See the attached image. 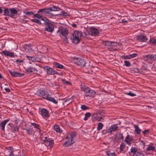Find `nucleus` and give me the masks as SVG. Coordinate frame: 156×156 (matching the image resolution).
I'll return each instance as SVG.
<instances>
[{
	"mask_svg": "<svg viewBox=\"0 0 156 156\" xmlns=\"http://www.w3.org/2000/svg\"><path fill=\"white\" fill-rule=\"evenodd\" d=\"M37 95L40 97H42L47 100L50 101L54 104H57L58 102L56 101L54 98L50 97L49 94L44 90L41 89L37 91Z\"/></svg>",
	"mask_w": 156,
	"mask_h": 156,
	"instance_id": "nucleus-1",
	"label": "nucleus"
},
{
	"mask_svg": "<svg viewBox=\"0 0 156 156\" xmlns=\"http://www.w3.org/2000/svg\"><path fill=\"white\" fill-rule=\"evenodd\" d=\"M81 90L84 92V94L86 97L93 98L96 94V92L94 90H91L87 86L81 84Z\"/></svg>",
	"mask_w": 156,
	"mask_h": 156,
	"instance_id": "nucleus-2",
	"label": "nucleus"
},
{
	"mask_svg": "<svg viewBox=\"0 0 156 156\" xmlns=\"http://www.w3.org/2000/svg\"><path fill=\"white\" fill-rule=\"evenodd\" d=\"M76 136V133L74 132L68 134L66 137L67 140L63 144L66 147L70 146L74 142V138Z\"/></svg>",
	"mask_w": 156,
	"mask_h": 156,
	"instance_id": "nucleus-3",
	"label": "nucleus"
},
{
	"mask_svg": "<svg viewBox=\"0 0 156 156\" xmlns=\"http://www.w3.org/2000/svg\"><path fill=\"white\" fill-rule=\"evenodd\" d=\"M17 13L18 11L15 8H6L4 10L3 15L13 18L14 16L17 14Z\"/></svg>",
	"mask_w": 156,
	"mask_h": 156,
	"instance_id": "nucleus-4",
	"label": "nucleus"
},
{
	"mask_svg": "<svg viewBox=\"0 0 156 156\" xmlns=\"http://www.w3.org/2000/svg\"><path fill=\"white\" fill-rule=\"evenodd\" d=\"M143 58L147 62L151 63L156 59V55L150 54L145 55L143 56Z\"/></svg>",
	"mask_w": 156,
	"mask_h": 156,
	"instance_id": "nucleus-5",
	"label": "nucleus"
},
{
	"mask_svg": "<svg viewBox=\"0 0 156 156\" xmlns=\"http://www.w3.org/2000/svg\"><path fill=\"white\" fill-rule=\"evenodd\" d=\"M57 32L59 33L60 36H62L64 37H66L68 34L67 29L64 27H59Z\"/></svg>",
	"mask_w": 156,
	"mask_h": 156,
	"instance_id": "nucleus-6",
	"label": "nucleus"
},
{
	"mask_svg": "<svg viewBox=\"0 0 156 156\" xmlns=\"http://www.w3.org/2000/svg\"><path fill=\"white\" fill-rule=\"evenodd\" d=\"M73 61L75 64L81 66H84L85 65L84 60L80 58H74Z\"/></svg>",
	"mask_w": 156,
	"mask_h": 156,
	"instance_id": "nucleus-7",
	"label": "nucleus"
},
{
	"mask_svg": "<svg viewBox=\"0 0 156 156\" xmlns=\"http://www.w3.org/2000/svg\"><path fill=\"white\" fill-rule=\"evenodd\" d=\"M44 70L48 75H54L55 74H58V73L55 69L51 68L49 66H44L43 67Z\"/></svg>",
	"mask_w": 156,
	"mask_h": 156,
	"instance_id": "nucleus-8",
	"label": "nucleus"
},
{
	"mask_svg": "<svg viewBox=\"0 0 156 156\" xmlns=\"http://www.w3.org/2000/svg\"><path fill=\"white\" fill-rule=\"evenodd\" d=\"M49 21L48 20L46 19L45 22V25L46 26L45 30L48 32H51L54 30V26L53 24L50 23Z\"/></svg>",
	"mask_w": 156,
	"mask_h": 156,
	"instance_id": "nucleus-9",
	"label": "nucleus"
},
{
	"mask_svg": "<svg viewBox=\"0 0 156 156\" xmlns=\"http://www.w3.org/2000/svg\"><path fill=\"white\" fill-rule=\"evenodd\" d=\"M88 34L92 36H95L98 34L99 31L96 28L91 27L90 28Z\"/></svg>",
	"mask_w": 156,
	"mask_h": 156,
	"instance_id": "nucleus-10",
	"label": "nucleus"
},
{
	"mask_svg": "<svg viewBox=\"0 0 156 156\" xmlns=\"http://www.w3.org/2000/svg\"><path fill=\"white\" fill-rule=\"evenodd\" d=\"M39 113L43 118H48L49 116L48 111L44 108L42 109L39 112Z\"/></svg>",
	"mask_w": 156,
	"mask_h": 156,
	"instance_id": "nucleus-11",
	"label": "nucleus"
},
{
	"mask_svg": "<svg viewBox=\"0 0 156 156\" xmlns=\"http://www.w3.org/2000/svg\"><path fill=\"white\" fill-rule=\"evenodd\" d=\"M33 46H34L31 44H26L24 45L23 48L26 52L31 53L32 52V48Z\"/></svg>",
	"mask_w": 156,
	"mask_h": 156,
	"instance_id": "nucleus-12",
	"label": "nucleus"
},
{
	"mask_svg": "<svg viewBox=\"0 0 156 156\" xmlns=\"http://www.w3.org/2000/svg\"><path fill=\"white\" fill-rule=\"evenodd\" d=\"M8 125L11 127V129L12 132L15 133L18 131L19 127L17 125H13L12 123H9Z\"/></svg>",
	"mask_w": 156,
	"mask_h": 156,
	"instance_id": "nucleus-13",
	"label": "nucleus"
},
{
	"mask_svg": "<svg viewBox=\"0 0 156 156\" xmlns=\"http://www.w3.org/2000/svg\"><path fill=\"white\" fill-rule=\"evenodd\" d=\"M136 40L139 42H145L147 39L146 36L142 35H138L136 37Z\"/></svg>",
	"mask_w": 156,
	"mask_h": 156,
	"instance_id": "nucleus-14",
	"label": "nucleus"
},
{
	"mask_svg": "<svg viewBox=\"0 0 156 156\" xmlns=\"http://www.w3.org/2000/svg\"><path fill=\"white\" fill-rule=\"evenodd\" d=\"M118 127L117 124L113 125L109 128L108 130V133H112L114 132L118 129Z\"/></svg>",
	"mask_w": 156,
	"mask_h": 156,
	"instance_id": "nucleus-15",
	"label": "nucleus"
},
{
	"mask_svg": "<svg viewBox=\"0 0 156 156\" xmlns=\"http://www.w3.org/2000/svg\"><path fill=\"white\" fill-rule=\"evenodd\" d=\"M123 136L122 134L120 133H117L115 136V140L117 142H119L121 140H123Z\"/></svg>",
	"mask_w": 156,
	"mask_h": 156,
	"instance_id": "nucleus-16",
	"label": "nucleus"
},
{
	"mask_svg": "<svg viewBox=\"0 0 156 156\" xmlns=\"http://www.w3.org/2000/svg\"><path fill=\"white\" fill-rule=\"evenodd\" d=\"M133 139L132 136H130L128 134L125 138L124 141L128 145L131 144V142L132 141Z\"/></svg>",
	"mask_w": 156,
	"mask_h": 156,
	"instance_id": "nucleus-17",
	"label": "nucleus"
},
{
	"mask_svg": "<svg viewBox=\"0 0 156 156\" xmlns=\"http://www.w3.org/2000/svg\"><path fill=\"white\" fill-rule=\"evenodd\" d=\"M44 142L46 145L49 146L51 147L54 144L53 141L52 140H44Z\"/></svg>",
	"mask_w": 156,
	"mask_h": 156,
	"instance_id": "nucleus-18",
	"label": "nucleus"
},
{
	"mask_svg": "<svg viewBox=\"0 0 156 156\" xmlns=\"http://www.w3.org/2000/svg\"><path fill=\"white\" fill-rule=\"evenodd\" d=\"M2 53L5 55L7 56H9L10 57H14L15 55L13 52H9L7 51H3L2 52Z\"/></svg>",
	"mask_w": 156,
	"mask_h": 156,
	"instance_id": "nucleus-19",
	"label": "nucleus"
},
{
	"mask_svg": "<svg viewBox=\"0 0 156 156\" xmlns=\"http://www.w3.org/2000/svg\"><path fill=\"white\" fill-rule=\"evenodd\" d=\"M154 144L152 143H151L149 144L146 148V151H155V146H154Z\"/></svg>",
	"mask_w": 156,
	"mask_h": 156,
	"instance_id": "nucleus-20",
	"label": "nucleus"
},
{
	"mask_svg": "<svg viewBox=\"0 0 156 156\" xmlns=\"http://www.w3.org/2000/svg\"><path fill=\"white\" fill-rule=\"evenodd\" d=\"M70 39L73 43L76 44L80 42V38L75 37L74 36H73V35L71 37Z\"/></svg>",
	"mask_w": 156,
	"mask_h": 156,
	"instance_id": "nucleus-21",
	"label": "nucleus"
},
{
	"mask_svg": "<svg viewBox=\"0 0 156 156\" xmlns=\"http://www.w3.org/2000/svg\"><path fill=\"white\" fill-rule=\"evenodd\" d=\"M115 43L114 42H111L108 41H103L102 44L105 46H114L112 44H114Z\"/></svg>",
	"mask_w": 156,
	"mask_h": 156,
	"instance_id": "nucleus-22",
	"label": "nucleus"
},
{
	"mask_svg": "<svg viewBox=\"0 0 156 156\" xmlns=\"http://www.w3.org/2000/svg\"><path fill=\"white\" fill-rule=\"evenodd\" d=\"M72 35H73V36H74L75 37L80 38L82 36L81 32L77 30L74 31L73 34Z\"/></svg>",
	"mask_w": 156,
	"mask_h": 156,
	"instance_id": "nucleus-23",
	"label": "nucleus"
},
{
	"mask_svg": "<svg viewBox=\"0 0 156 156\" xmlns=\"http://www.w3.org/2000/svg\"><path fill=\"white\" fill-rule=\"evenodd\" d=\"M9 121L8 120H5L2 122L0 124V126L1 127L2 129L4 131H5V126L6 123H7Z\"/></svg>",
	"mask_w": 156,
	"mask_h": 156,
	"instance_id": "nucleus-24",
	"label": "nucleus"
},
{
	"mask_svg": "<svg viewBox=\"0 0 156 156\" xmlns=\"http://www.w3.org/2000/svg\"><path fill=\"white\" fill-rule=\"evenodd\" d=\"M37 71V70L35 68L33 67H29L27 70V72L28 73H34Z\"/></svg>",
	"mask_w": 156,
	"mask_h": 156,
	"instance_id": "nucleus-25",
	"label": "nucleus"
},
{
	"mask_svg": "<svg viewBox=\"0 0 156 156\" xmlns=\"http://www.w3.org/2000/svg\"><path fill=\"white\" fill-rule=\"evenodd\" d=\"M100 116H98V118L97 119L98 121H102L103 119V118L105 116V114L103 111H101L99 112Z\"/></svg>",
	"mask_w": 156,
	"mask_h": 156,
	"instance_id": "nucleus-26",
	"label": "nucleus"
},
{
	"mask_svg": "<svg viewBox=\"0 0 156 156\" xmlns=\"http://www.w3.org/2000/svg\"><path fill=\"white\" fill-rule=\"evenodd\" d=\"M99 112H98L97 113H93L92 116V118L93 120L94 121H97V119L98 118V116H100Z\"/></svg>",
	"mask_w": 156,
	"mask_h": 156,
	"instance_id": "nucleus-27",
	"label": "nucleus"
},
{
	"mask_svg": "<svg viewBox=\"0 0 156 156\" xmlns=\"http://www.w3.org/2000/svg\"><path fill=\"white\" fill-rule=\"evenodd\" d=\"M27 132V133L30 136H32L33 134V128L30 127L29 128H27L25 129Z\"/></svg>",
	"mask_w": 156,
	"mask_h": 156,
	"instance_id": "nucleus-28",
	"label": "nucleus"
},
{
	"mask_svg": "<svg viewBox=\"0 0 156 156\" xmlns=\"http://www.w3.org/2000/svg\"><path fill=\"white\" fill-rule=\"evenodd\" d=\"M9 73L11 75V76L14 77H19V73L17 72L9 71Z\"/></svg>",
	"mask_w": 156,
	"mask_h": 156,
	"instance_id": "nucleus-29",
	"label": "nucleus"
},
{
	"mask_svg": "<svg viewBox=\"0 0 156 156\" xmlns=\"http://www.w3.org/2000/svg\"><path fill=\"white\" fill-rule=\"evenodd\" d=\"M133 126L135 129V132L137 134H140V133L141 129L139 128L138 126L137 125H134Z\"/></svg>",
	"mask_w": 156,
	"mask_h": 156,
	"instance_id": "nucleus-30",
	"label": "nucleus"
},
{
	"mask_svg": "<svg viewBox=\"0 0 156 156\" xmlns=\"http://www.w3.org/2000/svg\"><path fill=\"white\" fill-rule=\"evenodd\" d=\"M51 11H57L60 10V8L55 6H53L52 8H49Z\"/></svg>",
	"mask_w": 156,
	"mask_h": 156,
	"instance_id": "nucleus-31",
	"label": "nucleus"
},
{
	"mask_svg": "<svg viewBox=\"0 0 156 156\" xmlns=\"http://www.w3.org/2000/svg\"><path fill=\"white\" fill-rule=\"evenodd\" d=\"M54 65L56 68L60 69H62L63 68L64 66L56 62H55L54 63Z\"/></svg>",
	"mask_w": 156,
	"mask_h": 156,
	"instance_id": "nucleus-32",
	"label": "nucleus"
},
{
	"mask_svg": "<svg viewBox=\"0 0 156 156\" xmlns=\"http://www.w3.org/2000/svg\"><path fill=\"white\" fill-rule=\"evenodd\" d=\"M54 129L57 132L60 133L62 132L61 130L60 129L59 126L58 125H55L54 127Z\"/></svg>",
	"mask_w": 156,
	"mask_h": 156,
	"instance_id": "nucleus-33",
	"label": "nucleus"
},
{
	"mask_svg": "<svg viewBox=\"0 0 156 156\" xmlns=\"http://www.w3.org/2000/svg\"><path fill=\"white\" fill-rule=\"evenodd\" d=\"M131 71H132V72H134L135 73H141V72L140 70H139L137 68H132L131 69Z\"/></svg>",
	"mask_w": 156,
	"mask_h": 156,
	"instance_id": "nucleus-34",
	"label": "nucleus"
},
{
	"mask_svg": "<svg viewBox=\"0 0 156 156\" xmlns=\"http://www.w3.org/2000/svg\"><path fill=\"white\" fill-rule=\"evenodd\" d=\"M137 151V149L135 147H132L131 149V152L133 153V156H135V154H136V153Z\"/></svg>",
	"mask_w": 156,
	"mask_h": 156,
	"instance_id": "nucleus-35",
	"label": "nucleus"
},
{
	"mask_svg": "<svg viewBox=\"0 0 156 156\" xmlns=\"http://www.w3.org/2000/svg\"><path fill=\"white\" fill-rule=\"evenodd\" d=\"M103 125L101 122H99L97 128V130L98 131H99L101 130L103 128Z\"/></svg>",
	"mask_w": 156,
	"mask_h": 156,
	"instance_id": "nucleus-36",
	"label": "nucleus"
},
{
	"mask_svg": "<svg viewBox=\"0 0 156 156\" xmlns=\"http://www.w3.org/2000/svg\"><path fill=\"white\" fill-rule=\"evenodd\" d=\"M90 116V113L89 112L86 113L85 114V116L84 118V120L86 121L87 120L88 118Z\"/></svg>",
	"mask_w": 156,
	"mask_h": 156,
	"instance_id": "nucleus-37",
	"label": "nucleus"
},
{
	"mask_svg": "<svg viewBox=\"0 0 156 156\" xmlns=\"http://www.w3.org/2000/svg\"><path fill=\"white\" fill-rule=\"evenodd\" d=\"M26 57L29 60H31L33 62H35L36 60L35 58L34 57H30L28 56H26Z\"/></svg>",
	"mask_w": 156,
	"mask_h": 156,
	"instance_id": "nucleus-38",
	"label": "nucleus"
},
{
	"mask_svg": "<svg viewBox=\"0 0 156 156\" xmlns=\"http://www.w3.org/2000/svg\"><path fill=\"white\" fill-rule=\"evenodd\" d=\"M150 42L151 44L156 45V39H151L150 41Z\"/></svg>",
	"mask_w": 156,
	"mask_h": 156,
	"instance_id": "nucleus-39",
	"label": "nucleus"
},
{
	"mask_svg": "<svg viewBox=\"0 0 156 156\" xmlns=\"http://www.w3.org/2000/svg\"><path fill=\"white\" fill-rule=\"evenodd\" d=\"M135 156H145L144 154L142 152L140 151L137 152Z\"/></svg>",
	"mask_w": 156,
	"mask_h": 156,
	"instance_id": "nucleus-40",
	"label": "nucleus"
},
{
	"mask_svg": "<svg viewBox=\"0 0 156 156\" xmlns=\"http://www.w3.org/2000/svg\"><path fill=\"white\" fill-rule=\"evenodd\" d=\"M107 154L108 156H114L115 155V153H111L109 151H108L107 152Z\"/></svg>",
	"mask_w": 156,
	"mask_h": 156,
	"instance_id": "nucleus-41",
	"label": "nucleus"
},
{
	"mask_svg": "<svg viewBox=\"0 0 156 156\" xmlns=\"http://www.w3.org/2000/svg\"><path fill=\"white\" fill-rule=\"evenodd\" d=\"M125 94L127 95H129L131 96H134L136 95V94L131 91H129L128 93H126Z\"/></svg>",
	"mask_w": 156,
	"mask_h": 156,
	"instance_id": "nucleus-42",
	"label": "nucleus"
},
{
	"mask_svg": "<svg viewBox=\"0 0 156 156\" xmlns=\"http://www.w3.org/2000/svg\"><path fill=\"white\" fill-rule=\"evenodd\" d=\"M81 108L83 110L88 109L89 108L88 107L86 106L85 105H82L81 106Z\"/></svg>",
	"mask_w": 156,
	"mask_h": 156,
	"instance_id": "nucleus-43",
	"label": "nucleus"
},
{
	"mask_svg": "<svg viewBox=\"0 0 156 156\" xmlns=\"http://www.w3.org/2000/svg\"><path fill=\"white\" fill-rule=\"evenodd\" d=\"M125 147V144L124 143H122L120 145V149L121 151H122Z\"/></svg>",
	"mask_w": 156,
	"mask_h": 156,
	"instance_id": "nucleus-44",
	"label": "nucleus"
},
{
	"mask_svg": "<svg viewBox=\"0 0 156 156\" xmlns=\"http://www.w3.org/2000/svg\"><path fill=\"white\" fill-rule=\"evenodd\" d=\"M32 21L33 22L37 23L39 24H41V23L40 21L36 19H33L32 20Z\"/></svg>",
	"mask_w": 156,
	"mask_h": 156,
	"instance_id": "nucleus-45",
	"label": "nucleus"
},
{
	"mask_svg": "<svg viewBox=\"0 0 156 156\" xmlns=\"http://www.w3.org/2000/svg\"><path fill=\"white\" fill-rule=\"evenodd\" d=\"M124 62L125 65L127 67L131 65V64L129 61H125Z\"/></svg>",
	"mask_w": 156,
	"mask_h": 156,
	"instance_id": "nucleus-46",
	"label": "nucleus"
},
{
	"mask_svg": "<svg viewBox=\"0 0 156 156\" xmlns=\"http://www.w3.org/2000/svg\"><path fill=\"white\" fill-rule=\"evenodd\" d=\"M65 102H68L69 103L72 101V98H66L65 100Z\"/></svg>",
	"mask_w": 156,
	"mask_h": 156,
	"instance_id": "nucleus-47",
	"label": "nucleus"
},
{
	"mask_svg": "<svg viewBox=\"0 0 156 156\" xmlns=\"http://www.w3.org/2000/svg\"><path fill=\"white\" fill-rule=\"evenodd\" d=\"M61 15L64 16H66L68 15V14L67 13L65 12V11H63L61 12Z\"/></svg>",
	"mask_w": 156,
	"mask_h": 156,
	"instance_id": "nucleus-48",
	"label": "nucleus"
},
{
	"mask_svg": "<svg viewBox=\"0 0 156 156\" xmlns=\"http://www.w3.org/2000/svg\"><path fill=\"white\" fill-rule=\"evenodd\" d=\"M50 8H46V10L45 11V12L44 14L45 15H47L48 13L50 12Z\"/></svg>",
	"mask_w": 156,
	"mask_h": 156,
	"instance_id": "nucleus-49",
	"label": "nucleus"
},
{
	"mask_svg": "<svg viewBox=\"0 0 156 156\" xmlns=\"http://www.w3.org/2000/svg\"><path fill=\"white\" fill-rule=\"evenodd\" d=\"M34 16L35 17L37 18H38V19L41 18L42 16L41 15L38 14L37 13V14H34Z\"/></svg>",
	"mask_w": 156,
	"mask_h": 156,
	"instance_id": "nucleus-50",
	"label": "nucleus"
},
{
	"mask_svg": "<svg viewBox=\"0 0 156 156\" xmlns=\"http://www.w3.org/2000/svg\"><path fill=\"white\" fill-rule=\"evenodd\" d=\"M57 15V14H53L52 13L50 12L47 15V16H48L50 17H51L52 16H56Z\"/></svg>",
	"mask_w": 156,
	"mask_h": 156,
	"instance_id": "nucleus-51",
	"label": "nucleus"
},
{
	"mask_svg": "<svg viewBox=\"0 0 156 156\" xmlns=\"http://www.w3.org/2000/svg\"><path fill=\"white\" fill-rule=\"evenodd\" d=\"M149 129H146L143 132V133L144 135H147L149 134Z\"/></svg>",
	"mask_w": 156,
	"mask_h": 156,
	"instance_id": "nucleus-52",
	"label": "nucleus"
},
{
	"mask_svg": "<svg viewBox=\"0 0 156 156\" xmlns=\"http://www.w3.org/2000/svg\"><path fill=\"white\" fill-rule=\"evenodd\" d=\"M137 55V54H133L131 55H129V57H130V58H134L136 57Z\"/></svg>",
	"mask_w": 156,
	"mask_h": 156,
	"instance_id": "nucleus-53",
	"label": "nucleus"
},
{
	"mask_svg": "<svg viewBox=\"0 0 156 156\" xmlns=\"http://www.w3.org/2000/svg\"><path fill=\"white\" fill-rule=\"evenodd\" d=\"M31 125L34 127L35 128H39V126L35 123H32Z\"/></svg>",
	"mask_w": 156,
	"mask_h": 156,
	"instance_id": "nucleus-54",
	"label": "nucleus"
},
{
	"mask_svg": "<svg viewBox=\"0 0 156 156\" xmlns=\"http://www.w3.org/2000/svg\"><path fill=\"white\" fill-rule=\"evenodd\" d=\"M26 14L28 15H34V13L32 12L27 11L26 13Z\"/></svg>",
	"mask_w": 156,
	"mask_h": 156,
	"instance_id": "nucleus-55",
	"label": "nucleus"
},
{
	"mask_svg": "<svg viewBox=\"0 0 156 156\" xmlns=\"http://www.w3.org/2000/svg\"><path fill=\"white\" fill-rule=\"evenodd\" d=\"M122 58L124 59H130L129 55L122 56Z\"/></svg>",
	"mask_w": 156,
	"mask_h": 156,
	"instance_id": "nucleus-56",
	"label": "nucleus"
},
{
	"mask_svg": "<svg viewBox=\"0 0 156 156\" xmlns=\"http://www.w3.org/2000/svg\"><path fill=\"white\" fill-rule=\"evenodd\" d=\"M9 150L10 151V153H13V148L12 147H9Z\"/></svg>",
	"mask_w": 156,
	"mask_h": 156,
	"instance_id": "nucleus-57",
	"label": "nucleus"
},
{
	"mask_svg": "<svg viewBox=\"0 0 156 156\" xmlns=\"http://www.w3.org/2000/svg\"><path fill=\"white\" fill-rule=\"evenodd\" d=\"M23 61L20 60V59H17L16 60V62H18V63H20L22 62H23Z\"/></svg>",
	"mask_w": 156,
	"mask_h": 156,
	"instance_id": "nucleus-58",
	"label": "nucleus"
},
{
	"mask_svg": "<svg viewBox=\"0 0 156 156\" xmlns=\"http://www.w3.org/2000/svg\"><path fill=\"white\" fill-rule=\"evenodd\" d=\"M5 91L7 92H10V90L8 88H5Z\"/></svg>",
	"mask_w": 156,
	"mask_h": 156,
	"instance_id": "nucleus-59",
	"label": "nucleus"
},
{
	"mask_svg": "<svg viewBox=\"0 0 156 156\" xmlns=\"http://www.w3.org/2000/svg\"><path fill=\"white\" fill-rule=\"evenodd\" d=\"M37 12L38 13H40V12H42L43 13V9H40L39 10H38L37 11Z\"/></svg>",
	"mask_w": 156,
	"mask_h": 156,
	"instance_id": "nucleus-60",
	"label": "nucleus"
},
{
	"mask_svg": "<svg viewBox=\"0 0 156 156\" xmlns=\"http://www.w3.org/2000/svg\"><path fill=\"white\" fill-rule=\"evenodd\" d=\"M62 81H63V82L64 83H66L67 84H69V82H68V81H65V80H62Z\"/></svg>",
	"mask_w": 156,
	"mask_h": 156,
	"instance_id": "nucleus-61",
	"label": "nucleus"
},
{
	"mask_svg": "<svg viewBox=\"0 0 156 156\" xmlns=\"http://www.w3.org/2000/svg\"><path fill=\"white\" fill-rule=\"evenodd\" d=\"M35 59H36V60L35 61V62H39L40 61V59L38 58H35Z\"/></svg>",
	"mask_w": 156,
	"mask_h": 156,
	"instance_id": "nucleus-62",
	"label": "nucleus"
},
{
	"mask_svg": "<svg viewBox=\"0 0 156 156\" xmlns=\"http://www.w3.org/2000/svg\"><path fill=\"white\" fill-rule=\"evenodd\" d=\"M19 77H22V76H23L24 75V74H23V73H19Z\"/></svg>",
	"mask_w": 156,
	"mask_h": 156,
	"instance_id": "nucleus-63",
	"label": "nucleus"
},
{
	"mask_svg": "<svg viewBox=\"0 0 156 156\" xmlns=\"http://www.w3.org/2000/svg\"><path fill=\"white\" fill-rule=\"evenodd\" d=\"M13 153H10V154L8 156H15Z\"/></svg>",
	"mask_w": 156,
	"mask_h": 156,
	"instance_id": "nucleus-64",
	"label": "nucleus"
}]
</instances>
